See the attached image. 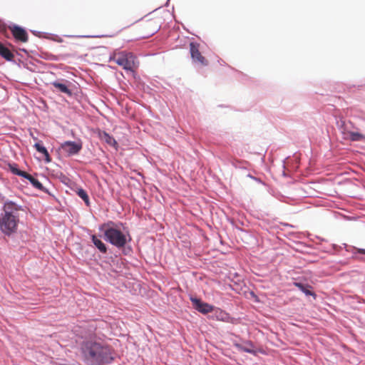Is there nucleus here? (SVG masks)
<instances>
[{
  "label": "nucleus",
  "instance_id": "nucleus-1",
  "mask_svg": "<svg viewBox=\"0 0 365 365\" xmlns=\"http://www.w3.org/2000/svg\"><path fill=\"white\" fill-rule=\"evenodd\" d=\"M80 354L86 365H110L115 359V351L100 339H86L80 344Z\"/></svg>",
  "mask_w": 365,
  "mask_h": 365
},
{
  "label": "nucleus",
  "instance_id": "nucleus-2",
  "mask_svg": "<svg viewBox=\"0 0 365 365\" xmlns=\"http://www.w3.org/2000/svg\"><path fill=\"white\" fill-rule=\"evenodd\" d=\"M100 232L99 237L106 242L122 250V253L125 256L133 254V248L129 243L132 241L130 231L121 222L108 220L98 225Z\"/></svg>",
  "mask_w": 365,
  "mask_h": 365
},
{
  "label": "nucleus",
  "instance_id": "nucleus-3",
  "mask_svg": "<svg viewBox=\"0 0 365 365\" xmlns=\"http://www.w3.org/2000/svg\"><path fill=\"white\" fill-rule=\"evenodd\" d=\"M28 208L13 200L5 201L0 212V231L6 237L17 232L21 218L27 215Z\"/></svg>",
  "mask_w": 365,
  "mask_h": 365
},
{
  "label": "nucleus",
  "instance_id": "nucleus-4",
  "mask_svg": "<svg viewBox=\"0 0 365 365\" xmlns=\"http://www.w3.org/2000/svg\"><path fill=\"white\" fill-rule=\"evenodd\" d=\"M135 56L131 52L122 51L114 57L115 62L127 71H132Z\"/></svg>",
  "mask_w": 365,
  "mask_h": 365
},
{
  "label": "nucleus",
  "instance_id": "nucleus-5",
  "mask_svg": "<svg viewBox=\"0 0 365 365\" xmlns=\"http://www.w3.org/2000/svg\"><path fill=\"white\" fill-rule=\"evenodd\" d=\"M189 299L192 303V307L202 314L211 313L215 309V306L203 302L200 298L195 296L190 295Z\"/></svg>",
  "mask_w": 365,
  "mask_h": 365
},
{
  "label": "nucleus",
  "instance_id": "nucleus-6",
  "mask_svg": "<svg viewBox=\"0 0 365 365\" xmlns=\"http://www.w3.org/2000/svg\"><path fill=\"white\" fill-rule=\"evenodd\" d=\"M60 148L66 153L67 156H73L78 155L81 152L83 148V144L81 140H67L61 143Z\"/></svg>",
  "mask_w": 365,
  "mask_h": 365
},
{
  "label": "nucleus",
  "instance_id": "nucleus-7",
  "mask_svg": "<svg viewBox=\"0 0 365 365\" xmlns=\"http://www.w3.org/2000/svg\"><path fill=\"white\" fill-rule=\"evenodd\" d=\"M50 84L55 88L53 90V92L64 93L68 96H71L73 94L72 91L70 88L71 83L67 80L58 79L51 82Z\"/></svg>",
  "mask_w": 365,
  "mask_h": 365
},
{
  "label": "nucleus",
  "instance_id": "nucleus-8",
  "mask_svg": "<svg viewBox=\"0 0 365 365\" xmlns=\"http://www.w3.org/2000/svg\"><path fill=\"white\" fill-rule=\"evenodd\" d=\"M200 44L196 42L190 43V53L191 58L194 62H198L202 66H207L208 61L201 54L199 50Z\"/></svg>",
  "mask_w": 365,
  "mask_h": 365
},
{
  "label": "nucleus",
  "instance_id": "nucleus-9",
  "mask_svg": "<svg viewBox=\"0 0 365 365\" xmlns=\"http://www.w3.org/2000/svg\"><path fill=\"white\" fill-rule=\"evenodd\" d=\"M11 34L16 41L26 42L29 35L26 29L19 25L12 24L9 26Z\"/></svg>",
  "mask_w": 365,
  "mask_h": 365
},
{
  "label": "nucleus",
  "instance_id": "nucleus-10",
  "mask_svg": "<svg viewBox=\"0 0 365 365\" xmlns=\"http://www.w3.org/2000/svg\"><path fill=\"white\" fill-rule=\"evenodd\" d=\"M233 346L240 351L251 354L254 356H257L258 351L255 349V344L250 340H246L244 341V344L234 341Z\"/></svg>",
  "mask_w": 365,
  "mask_h": 365
},
{
  "label": "nucleus",
  "instance_id": "nucleus-11",
  "mask_svg": "<svg viewBox=\"0 0 365 365\" xmlns=\"http://www.w3.org/2000/svg\"><path fill=\"white\" fill-rule=\"evenodd\" d=\"M214 312V317L217 320L223 322L227 323H232L233 324L235 322V318L232 317L229 313L225 312V310H222L220 308L215 307V309L212 312Z\"/></svg>",
  "mask_w": 365,
  "mask_h": 365
},
{
  "label": "nucleus",
  "instance_id": "nucleus-12",
  "mask_svg": "<svg viewBox=\"0 0 365 365\" xmlns=\"http://www.w3.org/2000/svg\"><path fill=\"white\" fill-rule=\"evenodd\" d=\"M294 285L307 297H312L314 299H316L317 297V294L312 290L313 287L309 284L302 282H294Z\"/></svg>",
  "mask_w": 365,
  "mask_h": 365
},
{
  "label": "nucleus",
  "instance_id": "nucleus-13",
  "mask_svg": "<svg viewBox=\"0 0 365 365\" xmlns=\"http://www.w3.org/2000/svg\"><path fill=\"white\" fill-rule=\"evenodd\" d=\"M91 240L95 247L102 254L106 255L108 253V247L96 235H91Z\"/></svg>",
  "mask_w": 365,
  "mask_h": 365
},
{
  "label": "nucleus",
  "instance_id": "nucleus-14",
  "mask_svg": "<svg viewBox=\"0 0 365 365\" xmlns=\"http://www.w3.org/2000/svg\"><path fill=\"white\" fill-rule=\"evenodd\" d=\"M0 56L9 62H14V53L1 41H0Z\"/></svg>",
  "mask_w": 365,
  "mask_h": 365
},
{
  "label": "nucleus",
  "instance_id": "nucleus-15",
  "mask_svg": "<svg viewBox=\"0 0 365 365\" xmlns=\"http://www.w3.org/2000/svg\"><path fill=\"white\" fill-rule=\"evenodd\" d=\"M24 178L28 180L30 182V183L33 185V187H34L36 189H38V190L43 191L44 192H47V189L37 178L33 177L32 175L28 173H26Z\"/></svg>",
  "mask_w": 365,
  "mask_h": 365
},
{
  "label": "nucleus",
  "instance_id": "nucleus-16",
  "mask_svg": "<svg viewBox=\"0 0 365 365\" xmlns=\"http://www.w3.org/2000/svg\"><path fill=\"white\" fill-rule=\"evenodd\" d=\"M34 147L36 148V151H38L39 153L42 154L45 157V161L46 163H49L51 161L49 153L48 152L46 148L43 145L41 141L36 142L34 144Z\"/></svg>",
  "mask_w": 365,
  "mask_h": 365
},
{
  "label": "nucleus",
  "instance_id": "nucleus-17",
  "mask_svg": "<svg viewBox=\"0 0 365 365\" xmlns=\"http://www.w3.org/2000/svg\"><path fill=\"white\" fill-rule=\"evenodd\" d=\"M76 194L84 202L86 206L90 207V198L86 190L81 187H76L74 190Z\"/></svg>",
  "mask_w": 365,
  "mask_h": 365
},
{
  "label": "nucleus",
  "instance_id": "nucleus-18",
  "mask_svg": "<svg viewBox=\"0 0 365 365\" xmlns=\"http://www.w3.org/2000/svg\"><path fill=\"white\" fill-rule=\"evenodd\" d=\"M101 138L110 146L117 148L118 143L116 140L107 132L103 131L102 135H101Z\"/></svg>",
  "mask_w": 365,
  "mask_h": 365
},
{
  "label": "nucleus",
  "instance_id": "nucleus-19",
  "mask_svg": "<svg viewBox=\"0 0 365 365\" xmlns=\"http://www.w3.org/2000/svg\"><path fill=\"white\" fill-rule=\"evenodd\" d=\"M8 167H9V171L14 175H18V176H20L22 178H24V176L26 175V173L21 170L19 168L18 164H16L15 163H9Z\"/></svg>",
  "mask_w": 365,
  "mask_h": 365
},
{
  "label": "nucleus",
  "instance_id": "nucleus-20",
  "mask_svg": "<svg viewBox=\"0 0 365 365\" xmlns=\"http://www.w3.org/2000/svg\"><path fill=\"white\" fill-rule=\"evenodd\" d=\"M349 135V139L351 141H362L365 140V135L358 132L351 131Z\"/></svg>",
  "mask_w": 365,
  "mask_h": 365
},
{
  "label": "nucleus",
  "instance_id": "nucleus-21",
  "mask_svg": "<svg viewBox=\"0 0 365 365\" xmlns=\"http://www.w3.org/2000/svg\"><path fill=\"white\" fill-rule=\"evenodd\" d=\"M344 247L346 248V250L347 252H351L353 254H362L365 255V249L363 248H356L355 247H351L350 248H348V245L346 244H343Z\"/></svg>",
  "mask_w": 365,
  "mask_h": 365
},
{
  "label": "nucleus",
  "instance_id": "nucleus-22",
  "mask_svg": "<svg viewBox=\"0 0 365 365\" xmlns=\"http://www.w3.org/2000/svg\"><path fill=\"white\" fill-rule=\"evenodd\" d=\"M246 163L245 161H242L237 159H233L231 161V164L232 166H234L236 168H244V164Z\"/></svg>",
  "mask_w": 365,
  "mask_h": 365
},
{
  "label": "nucleus",
  "instance_id": "nucleus-23",
  "mask_svg": "<svg viewBox=\"0 0 365 365\" xmlns=\"http://www.w3.org/2000/svg\"><path fill=\"white\" fill-rule=\"evenodd\" d=\"M45 59L51 60V61H58V57L57 56L51 54V53H46V57H45Z\"/></svg>",
  "mask_w": 365,
  "mask_h": 365
},
{
  "label": "nucleus",
  "instance_id": "nucleus-24",
  "mask_svg": "<svg viewBox=\"0 0 365 365\" xmlns=\"http://www.w3.org/2000/svg\"><path fill=\"white\" fill-rule=\"evenodd\" d=\"M248 178H251V179H253L254 180H255L256 182H257L258 183H260V184H264V182L259 178H257V177H255L253 176L251 174H248L247 175Z\"/></svg>",
  "mask_w": 365,
  "mask_h": 365
},
{
  "label": "nucleus",
  "instance_id": "nucleus-25",
  "mask_svg": "<svg viewBox=\"0 0 365 365\" xmlns=\"http://www.w3.org/2000/svg\"><path fill=\"white\" fill-rule=\"evenodd\" d=\"M0 32L2 34H4L6 32V26L4 24V23H3L1 20H0Z\"/></svg>",
  "mask_w": 365,
  "mask_h": 365
},
{
  "label": "nucleus",
  "instance_id": "nucleus-26",
  "mask_svg": "<svg viewBox=\"0 0 365 365\" xmlns=\"http://www.w3.org/2000/svg\"><path fill=\"white\" fill-rule=\"evenodd\" d=\"M10 200L9 199H7L3 195L0 194V203L4 204L5 201Z\"/></svg>",
  "mask_w": 365,
  "mask_h": 365
},
{
  "label": "nucleus",
  "instance_id": "nucleus-27",
  "mask_svg": "<svg viewBox=\"0 0 365 365\" xmlns=\"http://www.w3.org/2000/svg\"><path fill=\"white\" fill-rule=\"evenodd\" d=\"M31 32L35 34L36 36H38V34H40L39 31H31Z\"/></svg>",
  "mask_w": 365,
  "mask_h": 365
},
{
  "label": "nucleus",
  "instance_id": "nucleus-28",
  "mask_svg": "<svg viewBox=\"0 0 365 365\" xmlns=\"http://www.w3.org/2000/svg\"><path fill=\"white\" fill-rule=\"evenodd\" d=\"M284 226H287V227H294V225H290V224H288V223H284Z\"/></svg>",
  "mask_w": 365,
  "mask_h": 365
},
{
  "label": "nucleus",
  "instance_id": "nucleus-29",
  "mask_svg": "<svg viewBox=\"0 0 365 365\" xmlns=\"http://www.w3.org/2000/svg\"><path fill=\"white\" fill-rule=\"evenodd\" d=\"M331 246H332L333 249H334V250H336L337 249V247H338V246H337L336 245H334H334H332Z\"/></svg>",
  "mask_w": 365,
  "mask_h": 365
},
{
  "label": "nucleus",
  "instance_id": "nucleus-30",
  "mask_svg": "<svg viewBox=\"0 0 365 365\" xmlns=\"http://www.w3.org/2000/svg\"><path fill=\"white\" fill-rule=\"evenodd\" d=\"M170 1V0H167L166 3L165 4V6H168V5H169V1Z\"/></svg>",
  "mask_w": 365,
  "mask_h": 365
},
{
  "label": "nucleus",
  "instance_id": "nucleus-31",
  "mask_svg": "<svg viewBox=\"0 0 365 365\" xmlns=\"http://www.w3.org/2000/svg\"><path fill=\"white\" fill-rule=\"evenodd\" d=\"M20 51L27 53V51L25 48H20Z\"/></svg>",
  "mask_w": 365,
  "mask_h": 365
},
{
  "label": "nucleus",
  "instance_id": "nucleus-32",
  "mask_svg": "<svg viewBox=\"0 0 365 365\" xmlns=\"http://www.w3.org/2000/svg\"><path fill=\"white\" fill-rule=\"evenodd\" d=\"M104 36L103 35H101V36H95L94 37H103Z\"/></svg>",
  "mask_w": 365,
  "mask_h": 365
},
{
  "label": "nucleus",
  "instance_id": "nucleus-33",
  "mask_svg": "<svg viewBox=\"0 0 365 365\" xmlns=\"http://www.w3.org/2000/svg\"><path fill=\"white\" fill-rule=\"evenodd\" d=\"M283 168H285V163H284V162L283 163Z\"/></svg>",
  "mask_w": 365,
  "mask_h": 365
},
{
  "label": "nucleus",
  "instance_id": "nucleus-34",
  "mask_svg": "<svg viewBox=\"0 0 365 365\" xmlns=\"http://www.w3.org/2000/svg\"><path fill=\"white\" fill-rule=\"evenodd\" d=\"M251 294H252V295L255 296V294L254 292H251Z\"/></svg>",
  "mask_w": 365,
  "mask_h": 365
}]
</instances>
